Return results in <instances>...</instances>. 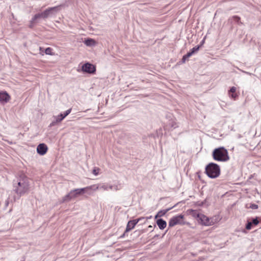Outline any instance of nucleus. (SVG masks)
Segmentation results:
<instances>
[{"label":"nucleus","mask_w":261,"mask_h":261,"mask_svg":"<svg viewBox=\"0 0 261 261\" xmlns=\"http://www.w3.org/2000/svg\"><path fill=\"white\" fill-rule=\"evenodd\" d=\"M13 187L14 191L19 197L28 193L30 190L28 178L23 173H21L16 180H14Z\"/></svg>","instance_id":"1"},{"label":"nucleus","mask_w":261,"mask_h":261,"mask_svg":"<svg viewBox=\"0 0 261 261\" xmlns=\"http://www.w3.org/2000/svg\"><path fill=\"white\" fill-rule=\"evenodd\" d=\"M212 156L214 160L219 162H226L229 160L228 151L223 147L215 149Z\"/></svg>","instance_id":"2"},{"label":"nucleus","mask_w":261,"mask_h":261,"mask_svg":"<svg viewBox=\"0 0 261 261\" xmlns=\"http://www.w3.org/2000/svg\"><path fill=\"white\" fill-rule=\"evenodd\" d=\"M205 173L210 178H217L220 174V167L217 164L211 163L206 166Z\"/></svg>","instance_id":"3"},{"label":"nucleus","mask_w":261,"mask_h":261,"mask_svg":"<svg viewBox=\"0 0 261 261\" xmlns=\"http://www.w3.org/2000/svg\"><path fill=\"white\" fill-rule=\"evenodd\" d=\"M90 188V187H86L84 188L75 189L70 191L69 193L62 198V202H69L72 199L76 198L79 196L83 194L86 189Z\"/></svg>","instance_id":"4"},{"label":"nucleus","mask_w":261,"mask_h":261,"mask_svg":"<svg viewBox=\"0 0 261 261\" xmlns=\"http://www.w3.org/2000/svg\"><path fill=\"white\" fill-rule=\"evenodd\" d=\"M71 111V109L67 110L64 114H60L54 117L55 120L50 124V126L56 125L58 123L60 122L64 118L69 115Z\"/></svg>","instance_id":"5"},{"label":"nucleus","mask_w":261,"mask_h":261,"mask_svg":"<svg viewBox=\"0 0 261 261\" xmlns=\"http://www.w3.org/2000/svg\"><path fill=\"white\" fill-rule=\"evenodd\" d=\"M144 219V218H140L138 219L129 221L127 223L125 230L121 237L122 238L124 237L126 234L127 232L132 230L139 221Z\"/></svg>","instance_id":"6"},{"label":"nucleus","mask_w":261,"mask_h":261,"mask_svg":"<svg viewBox=\"0 0 261 261\" xmlns=\"http://www.w3.org/2000/svg\"><path fill=\"white\" fill-rule=\"evenodd\" d=\"M184 216L182 215H179L171 218L169 221V226L173 227L176 224H181V220L183 219Z\"/></svg>","instance_id":"7"},{"label":"nucleus","mask_w":261,"mask_h":261,"mask_svg":"<svg viewBox=\"0 0 261 261\" xmlns=\"http://www.w3.org/2000/svg\"><path fill=\"white\" fill-rule=\"evenodd\" d=\"M82 70L88 73H94L96 71L95 67L89 63H86L82 66Z\"/></svg>","instance_id":"8"},{"label":"nucleus","mask_w":261,"mask_h":261,"mask_svg":"<svg viewBox=\"0 0 261 261\" xmlns=\"http://www.w3.org/2000/svg\"><path fill=\"white\" fill-rule=\"evenodd\" d=\"M61 6H58L54 7H50L42 12V15L44 16V18H47L50 14L53 12H58L60 10Z\"/></svg>","instance_id":"9"},{"label":"nucleus","mask_w":261,"mask_h":261,"mask_svg":"<svg viewBox=\"0 0 261 261\" xmlns=\"http://www.w3.org/2000/svg\"><path fill=\"white\" fill-rule=\"evenodd\" d=\"M47 146L44 143L40 144L37 147V152L40 155H43L45 154L47 151Z\"/></svg>","instance_id":"10"},{"label":"nucleus","mask_w":261,"mask_h":261,"mask_svg":"<svg viewBox=\"0 0 261 261\" xmlns=\"http://www.w3.org/2000/svg\"><path fill=\"white\" fill-rule=\"evenodd\" d=\"M10 99V97L6 92H0V101L7 102Z\"/></svg>","instance_id":"11"},{"label":"nucleus","mask_w":261,"mask_h":261,"mask_svg":"<svg viewBox=\"0 0 261 261\" xmlns=\"http://www.w3.org/2000/svg\"><path fill=\"white\" fill-rule=\"evenodd\" d=\"M156 224L160 229H164L167 226L166 222L163 219H159L156 221Z\"/></svg>","instance_id":"12"},{"label":"nucleus","mask_w":261,"mask_h":261,"mask_svg":"<svg viewBox=\"0 0 261 261\" xmlns=\"http://www.w3.org/2000/svg\"><path fill=\"white\" fill-rule=\"evenodd\" d=\"M199 220L200 221L201 223L205 225H209V219L208 218L204 216L203 214L200 215V217H199Z\"/></svg>","instance_id":"13"},{"label":"nucleus","mask_w":261,"mask_h":261,"mask_svg":"<svg viewBox=\"0 0 261 261\" xmlns=\"http://www.w3.org/2000/svg\"><path fill=\"white\" fill-rule=\"evenodd\" d=\"M173 207H169L168 208H167L166 210H161L159 212H158L157 215L155 216V218H157V217H162L163 216H164L169 211H170V210H171Z\"/></svg>","instance_id":"14"},{"label":"nucleus","mask_w":261,"mask_h":261,"mask_svg":"<svg viewBox=\"0 0 261 261\" xmlns=\"http://www.w3.org/2000/svg\"><path fill=\"white\" fill-rule=\"evenodd\" d=\"M84 43L88 46H94L95 45V41L92 39H88L85 40Z\"/></svg>","instance_id":"15"},{"label":"nucleus","mask_w":261,"mask_h":261,"mask_svg":"<svg viewBox=\"0 0 261 261\" xmlns=\"http://www.w3.org/2000/svg\"><path fill=\"white\" fill-rule=\"evenodd\" d=\"M190 214L193 217L198 219H199V217H200V215H201V214H200L197 211L193 210L190 211Z\"/></svg>","instance_id":"16"},{"label":"nucleus","mask_w":261,"mask_h":261,"mask_svg":"<svg viewBox=\"0 0 261 261\" xmlns=\"http://www.w3.org/2000/svg\"><path fill=\"white\" fill-rule=\"evenodd\" d=\"M200 47V45H197L192 48L190 51L194 54L196 52L198 51Z\"/></svg>","instance_id":"17"},{"label":"nucleus","mask_w":261,"mask_h":261,"mask_svg":"<svg viewBox=\"0 0 261 261\" xmlns=\"http://www.w3.org/2000/svg\"><path fill=\"white\" fill-rule=\"evenodd\" d=\"M40 18V15L38 14H36L34 15V16L32 18L31 20V22H35L38 19Z\"/></svg>","instance_id":"18"},{"label":"nucleus","mask_w":261,"mask_h":261,"mask_svg":"<svg viewBox=\"0 0 261 261\" xmlns=\"http://www.w3.org/2000/svg\"><path fill=\"white\" fill-rule=\"evenodd\" d=\"M52 48H51L50 47H47L45 50V53L46 55H52Z\"/></svg>","instance_id":"19"},{"label":"nucleus","mask_w":261,"mask_h":261,"mask_svg":"<svg viewBox=\"0 0 261 261\" xmlns=\"http://www.w3.org/2000/svg\"><path fill=\"white\" fill-rule=\"evenodd\" d=\"M251 222L252 223V224L256 225L258 224L259 221L258 220L257 218H253Z\"/></svg>","instance_id":"20"},{"label":"nucleus","mask_w":261,"mask_h":261,"mask_svg":"<svg viewBox=\"0 0 261 261\" xmlns=\"http://www.w3.org/2000/svg\"><path fill=\"white\" fill-rule=\"evenodd\" d=\"M252 224L251 222H248L246 226V228L247 229H250L252 227Z\"/></svg>","instance_id":"21"},{"label":"nucleus","mask_w":261,"mask_h":261,"mask_svg":"<svg viewBox=\"0 0 261 261\" xmlns=\"http://www.w3.org/2000/svg\"><path fill=\"white\" fill-rule=\"evenodd\" d=\"M100 189H102L105 191H107L108 190V186L106 185H103L100 186Z\"/></svg>","instance_id":"22"},{"label":"nucleus","mask_w":261,"mask_h":261,"mask_svg":"<svg viewBox=\"0 0 261 261\" xmlns=\"http://www.w3.org/2000/svg\"><path fill=\"white\" fill-rule=\"evenodd\" d=\"M236 88L235 87H232L229 91V93H236Z\"/></svg>","instance_id":"23"},{"label":"nucleus","mask_w":261,"mask_h":261,"mask_svg":"<svg viewBox=\"0 0 261 261\" xmlns=\"http://www.w3.org/2000/svg\"><path fill=\"white\" fill-rule=\"evenodd\" d=\"M229 96L233 99H236V97L238 96V95L236 93H229Z\"/></svg>","instance_id":"24"},{"label":"nucleus","mask_w":261,"mask_h":261,"mask_svg":"<svg viewBox=\"0 0 261 261\" xmlns=\"http://www.w3.org/2000/svg\"><path fill=\"white\" fill-rule=\"evenodd\" d=\"M232 18L234 19V21H236L238 23L240 20V17L238 16H234L232 17Z\"/></svg>","instance_id":"25"},{"label":"nucleus","mask_w":261,"mask_h":261,"mask_svg":"<svg viewBox=\"0 0 261 261\" xmlns=\"http://www.w3.org/2000/svg\"><path fill=\"white\" fill-rule=\"evenodd\" d=\"M250 207L252 209H257L258 208V205L255 204H252Z\"/></svg>","instance_id":"26"},{"label":"nucleus","mask_w":261,"mask_h":261,"mask_svg":"<svg viewBox=\"0 0 261 261\" xmlns=\"http://www.w3.org/2000/svg\"><path fill=\"white\" fill-rule=\"evenodd\" d=\"M193 55V54L191 51H190L189 53H188L186 55V57H187L188 58H189V57H190L191 56H192Z\"/></svg>","instance_id":"27"},{"label":"nucleus","mask_w":261,"mask_h":261,"mask_svg":"<svg viewBox=\"0 0 261 261\" xmlns=\"http://www.w3.org/2000/svg\"><path fill=\"white\" fill-rule=\"evenodd\" d=\"M188 58L187 57H186V55H184L183 57H182V62L183 63H185L186 61L188 59Z\"/></svg>","instance_id":"28"},{"label":"nucleus","mask_w":261,"mask_h":261,"mask_svg":"<svg viewBox=\"0 0 261 261\" xmlns=\"http://www.w3.org/2000/svg\"><path fill=\"white\" fill-rule=\"evenodd\" d=\"M95 187V188L94 189V190L100 189V186H95V185H94L93 186L90 187V188L89 189H91L92 187Z\"/></svg>","instance_id":"29"},{"label":"nucleus","mask_w":261,"mask_h":261,"mask_svg":"<svg viewBox=\"0 0 261 261\" xmlns=\"http://www.w3.org/2000/svg\"><path fill=\"white\" fill-rule=\"evenodd\" d=\"M113 188L115 191H118L120 190V188H119L118 185L113 186Z\"/></svg>","instance_id":"30"},{"label":"nucleus","mask_w":261,"mask_h":261,"mask_svg":"<svg viewBox=\"0 0 261 261\" xmlns=\"http://www.w3.org/2000/svg\"><path fill=\"white\" fill-rule=\"evenodd\" d=\"M98 170H99L98 169H94L93 170V173L94 174L96 175H97L98 174Z\"/></svg>","instance_id":"31"},{"label":"nucleus","mask_w":261,"mask_h":261,"mask_svg":"<svg viewBox=\"0 0 261 261\" xmlns=\"http://www.w3.org/2000/svg\"><path fill=\"white\" fill-rule=\"evenodd\" d=\"M38 14L40 15V18H44V16H43V15H43V14H42V13H38Z\"/></svg>","instance_id":"32"},{"label":"nucleus","mask_w":261,"mask_h":261,"mask_svg":"<svg viewBox=\"0 0 261 261\" xmlns=\"http://www.w3.org/2000/svg\"><path fill=\"white\" fill-rule=\"evenodd\" d=\"M204 43V39H203L202 41L201 42V43L199 45H200V47Z\"/></svg>","instance_id":"33"},{"label":"nucleus","mask_w":261,"mask_h":261,"mask_svg":"<svg viewBox=\"0 0 261 261\" xmlns=\"http://www.w3.org/2000/svg\"><path fill=\"white\" fill-rule=\"evenodd\" d=\"M113 188V186H110L108 187V189L112 190Z\"/></svg>","instance_id":"34"},{"label":"nucleus","mask_w":261,"mask_h":261,"mask_svg":"<svg viewBox=\"0 0 261 261\" xmlns=\"http://www.w3.org/2000/svg\"><path fill=\"white\" fill-rule=\"evenodd\" d=\"M148 228H150V229H151L152 228V226L151 225H149L148 226Z\"/></svg>","instance_id":"35"},{"label":"nucleus","mask_w":261,"mask_h":261,"mask_svg":"<svg viewBox=\"0 0 261 261\" xmlns=\"http://www.w3.org/2000/svg\"><path fill=\"white\" fill-rule=\"evenodd\" d=\"M39 49L40 51H42V48L41 47H39Z\"/></svg>","instance_id":"36"},{"label":"nucleus","mask_w":261,"mask_h":261,"mask_svg":"<svg viewBox=\"0 0 261 261\" xmlns=\"http://www.w3.org/2000/svg\"><path fill=\"white\" fill-rule=\"evenodd\" d=\"M20 261H24V260H20Z\"/></svg>","instance_id":"37"}]
</instances>
